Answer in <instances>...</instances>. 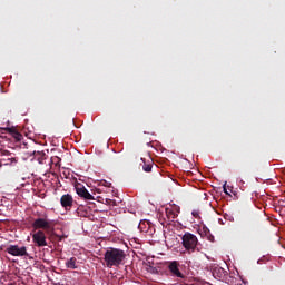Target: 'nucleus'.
Segmentation results:
<instances>
[{
  "mask_svg": "<svg viewBox=\"0 0 285 285\" xmlns=\"http://www.w3.org/2000/svg\"><path fill=\"white\" fill-rule=\"evenodd\" d=\"M124 259H126V252L119 248H109L106 250L104 261L107 268H119L121 264H124Z\"/></svg>",
  "mask_w": 285,
  "mask_h": 285,
  "instance_id": "f257e3e1",
  "label": "nucleus"
},
{
  "mask_svg": "<svg viewBox=\"0 0 285 285\" xmlns=\"http://www.w3.org/2000/svg\"><path fill=\"white\" fill-rule=\"evenodd\" d=\"M183 246L188 253H195L197 248L198 239L197 236L190 232H186L181 237Z\"/></svg>",
  "mask_w": 285,
  "mask_h": 285,
  "instance_id": "f03ea898",
  "label": "nucleus"
},
{
  "mask_svg": "<svg viewBox=\"0 0 285 285\" xmlns=\"http://www.w3.org/2000/svg\"><path fill=\"white\" fill-rule=\"evenodd\" d=\"M6 252L13 257H28V249L26 246L19 247V245H10Z\"/></svg>",
  "mask_w": 285,
  "mask_h": 285,
  "instance_id": "7ed1b4c3",
  "label": "nucleus"
},
{
  "mask_svg": "<svg viewBox=\"0 0 285 285\" xmlns=\"http://www.w3.org/2000/svg\"><path fill=\"white\" fill-rule=\"evenodd\" d=\"M180 210L181 208L177 205H169V207H166L165 213L168 222H175L179 216Z\"/></svg>",
  "mask_w": 285,
  "mask_h": 285,
  "instance_id": "20e7f679",
  "label": "nucleus"
},
{
  "mask_svg": "<svg viewBox=\"0 0 285 285\" xmlns=\"http://www.w3.org/2000/svg\"><path fill=\"white\" fill-rule=\"evenodd\" d=\"M32 239L36 246L43 247L48 246V242L46 240V233L43 230H38L32 235Z\"/></svg>",
  "mask_w": 285,
  "mask_h": 285,
  "instance_id": "39448f33",
  "label": "nucleus"
},
{
  "mask_svg": "<svg viewBox=\"0 0 285 285\" xmlns=\"http://www.w3.org/2000/svg\"><path fill=\"white\" fill-rule=\"evenodd\" d=\"M60 204L65 210H70L72 208V204H75V199L72 198V195L65 194L60 198Z\"/></svg>",
  "mask_w": 285,
  "mask_h": 285,
  "instance_id": "423d86ee",
  "label": "nucleus"
},
{
  "mask_svg": "<svg viewBox=\"0 0 285 285\" xmlns=\"http://www.w3.org/2000/svg\"><path fill=\"white\" fill-rule=\"evenodd\" d=\"M32 227L36 229L42 228L43 230H48L50 228V222L46 218H37L33 222Z\"/></svg>",
  "mask_w": 285,
  "mask_h": 285,
  "instance_id": "0eeeda50",
  "label": "nucleus"
},
{
  "mask_svg": "<svg viewBox=\"0 0 285 285\" xmlns=\"http://www.w3.org/2000/svg\"><path fill=\"white\" fill-rule=\"evenodd\" d=\"M168 268L174 277H179L180 279H184V275L179 271V266L177 265V262H171Z\"/></svg>",
  "mask_w": 285,
  "mask_h": 285,
  "instance_id": "6e6552de",
  "label": "nucleus"
},
{
  "mask_svg": "<svg viewBox=\"0 0 285 285\" xmlns=\"http://www.w3.org/2000/svg\"><path fill=\"white\" fill-rule=\"evenodd\" d=\"M66 266L71 269L77 268V259L75 257H71L69 261L66 262Z\"/></svg>",
  "mask_w": 285,
  "mask_h": 285,
  "instance_id": "1a4fd4ad",
  "label": "nucleus"
},
{
  "mask_svg": "<svg viewBox=\"0 0 285 285\" xmlns=\"http://www.w3.org/2000/svg\"><path fill=\"white\" fill-rule=\"evenodd\" d=\"M88 189H86V187H83L82 185H78L76 187V193L77 195H79V197H83V195L86 194Z\"/></svg>",
  "mask_w": 285,
  "mask_h": 285,
  "instance_id": "9d476101",
  "label": "nucleus"
},
{
  "mask_svg": "<svg viewBox=\"0 0 285 285\" xmlns=\"http://www.w3.org/2000/svg\"><path fill=\"white\" fill-rule=\"evenodd\" d=\"M13 137L16 138V141H21L23 139V135H21L19 131L13 130Z\"/></svg>",
  "mask_w": 285,
  "mask_h": 285,
  "instance_id": "9b49d317",
  "label": "nucleus"
},
{
  "mask_svg": "<svg viewBox=\"0 0 285 285\" xmlns=\"http://www.w3.org/2000/svg\"><path fill=\"white\" fill-rule=\"evenodd\" d=\"M142 170H144L145 173H150V170H153V165H151V164H146V163H144V165H142Z\"/></svg>",
  "mask_w": 285,
  "mask_h": 285,
  "instance_id": "f8f14e48",
  "label": "nucleus"
},
{
  "mask_svg": "<svg viewBox=\"0 0 285 285\" xmlns=\"http://www.w3.org/2000/svg\"><path fill=\"white\" fill-rule=\"evenodd\" d=\"M83 199H95V196L90 194V191L87 189L85 191V195H82Z\"/></svg>",
  "mask_w": 285,
  "mask_h": 285,
  "instance_id": "ddd939ff",
  "label": "nucleus"
},
{
  "mask_svg": "<svg viewBox=\"0 0 285 285\" xmlns=\"http://www.w3.org/2000/svg\"><path fill=\"white\" fill-rule=\"evenodd\" d=\"M106 204L112 205V206H117V202L112 200L110 198H106Z\"/></svg>",
  "mask_w": 285,
  "mask_h": 285,
  "instance_id": "4468645a",
  "label": "nucleus"
},
{
  "mask_svg": "<svg viewBox=\"0 0 285 285\" xmlns=\"http://www.w3.org/2000/svg\"><path fill=\"white\" fill-rule=\"evenodd\" d=\"M193 217H199V210H193L191 212Z\"/></svg>",
  "mask_w": 285,
  "mask_h": 285,
  "instance_id": "2eb2a0df",
  "label": "nucleus"
},
{
  "mask_svg": "<svg viewBox=\"0 0 285 285\" xmlns=\"http://www.w3.org/2000/svg\"><path fill=\"white\" fill-rule=\"evenodd\" d=\"M223 190H224V193H225L226 195H230V194L228 193V189H226V185L223 186Z\"/></svg>",
  "mask_w": 285,
  "mask_h": 285,
  "instance_id": "dca6fc26",
  "label": "nucleus"
},
{
  "mask_svg": "<svg viewBox=\"0 0 285 285\" xmlns=\"http://www.w3.org/2000/svg\"><path fill=\"white\" fill-rule=\"evenodd\" d=\"M209 239H215V236L210 235V236H209Z\"/></svg>",
  "mask_w": 285,
  "mask_h": 285,
  "instance_id": "f3484780",
  "label": "nucleus"
},
{
  "mask_svg": "<svg viewBox=\"0 0 285 285\" xmlns=\"http://www.w3.org/2000/svg\"><path fill=\"white\" fill-rule=\"evenodd\" d=\"M60 239H63V236H60Z\"/></svg>",
  "mask_w": 285,
  "mask_h": 285,
  "instance_id": "a211bd4d",
  "label": "nucleus"
}]
</instances>
